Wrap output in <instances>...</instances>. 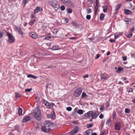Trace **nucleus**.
Wrapping results in <instances>:
<instances>
[{"mask_svg": "<svg viewBox=\"0 0 135 135\" xmlns=\"http://www.w3.org/2000/svg\"><path fill=\"white\" fill-rule=\"evenodd\" d=\"M31 114L37 120L40 121L41 119L42 116L41 111L38 108H36L33 110Z\"/></svg>", "mask_w": 135, "mask_h": 135, "instance_id": "1", "label": "nucleus"}, {"mask_svg": "<svg viewBox=\"0 0 135 135\" xmlns=\"http://www.w3.org/2000/svg\"><path fill=\"white\" fill-rule=\"evenodd\" d=\"M52 124L49 121H47L45 123V125L41 127V130L43 132H48L50 129V127Z\"/></svg>", "mask_w": 135, "mask_h": 135, "instance_id": "2", "label": "nucleus"}, {"mask_svg": "<svg viewBox=\"0 0 135 135\" xmlns=\"http://www.w3.org/2000/svg\"><path fill=\"white\" fill-rule=\"evenodd\" d=\"M49 4L51 6L55 11L59 8V5L56 1L54 0H51L49 1Z\"/></svg>", "mask_w": 135, "mask_h": 135, "instance_id": "3", "label": "nucleus"}, {"mask_svg": "<svg viewBox=\"0 0 135 135\" xmlns=\"http://www.w3.org/2000/svg\"><path fill=\"white\" fill-rule=\"evenodd\" d=\"M6 34L8 36V41L10 43L13 42L15 40L13 36L10 33L8 32H7Z\"/></svg>", "mask_w": 135, "mask_h": 135, "instance_id": "4", "label": "nucleus"}, {"mask_svg": "<svg viewBox=\"0 0 135 135\" xmlns=\"http://www.w3.org/2000/svg\"><path fill=\"white\" fill-rule=\"evenodd\" d=\"M82 91L81 89L80 88H78L75 91L74 94L76 96L78 97L80 95Z\"/></svg>", "mask_w": 135, "mask_h": 135, "instance_id": "5", "label": "nucleus"}, {"mask_svg": "<svg viewBox=\"0 0 135 135\" xmlns=\"http://www.w3.org/2000/svg\"><path fill=\"white\" fill-rule=\"evenodd\" d=\"M29 35L31 38L34 39H36L37 38V35L35 32H30Z\"/></svg>", "mask_w": 135, "mask_h": 135, "instance_id": "6", "label": "nucleus"}, {"mask_svg": "<svg viewBox=\"0 0 135 135\" xmlns=\"http://www.w3.org/2000/svg\"><path fill=\"white\" fill-rule=\"evenodd\" d=\"M115 129L119 130L121 128V125L120 123L118 122H116L114 124Z\"/></svg>", "mask_w": 135, "mask_h": 135, "instance_id": "7", "label": "nucleus"}, {"mask_svg": "<svg viewBox=\"0 0 135 135\" xmlns=\"http://www.w3.org/2000/svg\"><path fill=\"white\" fill-rule=\"evenodd\" d=\"M101 78L102 79L107 80L110 78V76L107 74L104 73L102 74Z\"/></svg>", "mask_w": 135, "mask_h": 135, "instance_id": "8", "label": "nucleus"}, {"mask_svg": "<svg viewBox=\"0 0 135 135\" xmlns=\"http://www.w3.org/2000/svg\"><path fill=\"white\" fill-rule=\"evenodd\" d=\"M15 27L16 30L18 31L19 34L22 36V35L23 34V32L22 31V29L17 26H15Z\"/></svg>", "mask_w": 135, "mask_h": 135, "instance_id": "9", "label": "nucleus"}, {"mask_svg": "<svg viewBox=\"0 0 135 135\" xmlns=\"http://www.w3.org/2000/svg\"><path fill=\"white\" fill-rule=\"evenodd\" d=\"M43 10L42 8L39 6H37L34 10V13L35 14L38 13L39 11H42Z\"/></svg>", "mask_w": 135, "mask_h": 135, "instance_id": "10", "label": "nucleus"}, {"mask_svg": "<svg viewBox=\"0 0 135 135\" xmlns=\"http://www.w3.org/2000/svg\"><path fill=\"white\" fill-rule=\"evenodd\" d=\"M93 113V111H89L87 113H85L84 114V116L85 117H92Z\"/></svg>", "mask_w": 135, "mask_h": 135, "instance_id": "11", "label": "nucleus"}, {"mask_svg": "<svg viewBox=\"0 0 135 135\" xmlns=\"http://www.w3.org/2000/svg\"><path fill=\"white\" fill-rule=\"evenodd\" d=\"M99 113L98 112H93V114H92V118L93 119L96 118L98 115Z\"/></svg>", "mask_w": 135, "mask_h": 135, "instance_id": "12", "label": "nucleus"}, {"mask_svg": "<svg viewBox=\"0 0 135 135\" xmlns=\"http://www.w3.org/2000/svg\"><path fill=\"white\" fill-rule=\"evenodd\" d=\"M31 119V118L30 117L27 116L25 117L22 119V122L23 123H25L30 120Z\"/></svg>", "mask_w": 135, "mask_h": 135, "instance_id": "13", "label": "nucleus"}, {"mask_svg": "<svg viewBox=\"0 0 135 135\" xmlns=\"http://www.w3.org/2000/svg\"><path fill=\"white\" fill-rule=\"evenodd\" d=\"M124 21L126 22L127 24L131 25L132 22L130 18H126L124 19Z\"/></svg>", "mask_w": 135, "mask_h": 135, "instance_id": "14", "label": "nucleus"}, {"mask_svg": "<svg viewBox=\"0 0 135 135\" xmlns=\"http://www.w3.org/2000/svg\"><path fill=\"white\" fill-rule=\"evenodd\" d=\"M66 5L69 7L73 6L74 4L73 2L70 0H68L67 2Z\"/></svg>", "mask_w": 135, "mask_h": 135, "instance_id": "15", "label": "nucleus"}, {"mask_svg": "<svg viewBox=\"0 0 135 135\" xmlns=\"http://www.w3.org/2000/svg\"><path fill=\"white\" fill-rule=\"evenodd\" d=\"M124 12L125 14L126 15H130L132 13V11L128 9H124Z\"/></svg>", "mask_w": 135, "mask_h": 135, "instance_id": "16", "label": "nucleus"}, {"mask_svg": "<svg viewBox=\"0 0 135 135\" xmlns=\"http://www.w3.org/2000/svg\"><path fill=\"white\" fill-rule=\"evenodd\" d=\"M44 103L45 105L48 108H50L51 107V105L47 101L45 100L44 101Z\"/></svg>", "mask_w": 135, "mask_h": 135, "instance_id": "17", "label": "nucleus"}, {"mask_svg": "<svg viewBox=\"0 0 135 135\" xmlns=\"http://www.w3.org/2000/svg\"><path fill=\"white\" fill-rule=\"evenodd\" d=\"M18 114L20 116H22V109L21 108H19L18 109Z\"/></svg>", "mask_w": 135, "mask_h": 135, "instance_id": "18", "label": "nucleus"}, {"mask_svg": "<svg viewBox=\"0 0 135 135\" xmlns=\"http://www.w3.org/2000/svg\"><path fill=\"white\" fill-rule=\"evenodd\" d=\"M121 3H119L115 7V11H117L121 7Z\"/></svg>", "mask_w": 135, "mask_h": 135, "instance_id": "19", "label": "nucleus"}, {"mask_svg": "<svg viewBox=\"0 0 135 135\" xmlns=\"http://www.w3.org/2000/svg\"><path fill=\"white\" fill-rule=\"evenodd\" d=\"M123 70V68L121 67H119L116 70V72L117 73H120L122 70Z\"/></svg>", "mask_w": 135, "mask_h": 135, "instance_id": "20", "label": "nucleus"}, {"mask_svg": "<svg viewBox=\"0 0 135 135\" xmlns=\"http://www.w3.org/2000/svg\"><path fill=\"white\" fill-rule=\"evenodd\" d=\"M79 127H75L74 128V131L75 132V133H76L78 132L79 131Z\"/></svg>", "mask_w": 135, "mask_h": 135, "instance_id": "21", "label": "nucleus"}, {"mask_svg": "<svg viewBox=\"0 0 135 135\" xmlns=\"http://www.w3.org/2000/svg\"><path fill=\"white\" fill-rule=\"evenodd\" d=\"M59 49V47L57 46H54L52 48V49L54 50H58Z\"/></svg>", "mask_w": 135, "mask_h": 135, "instance_id": "22", "label": "nucleus"}, {"mask_svg": "<svg viewBox=\"0 0 135 135\" xmlns=\"http://www.w3.org/2000/svg\"><path fill=\"white\" fill-rule=\"evenodd\" d=\"M27 77L28 78H32L33 79H36L37 77L34 75L31 74H29L27 76Z\"/></svg>", "mask_w": 135, "mask_h": 135, "instance_id": "23", "label": "nucleus"}, {"mask_svg": "<svg viewBox=\"0 0 135 135\" xmlns=\"http://www.w3.org/2000/svg\"><path fill=\"white\" fill-rule=\"evenodd\" d=\"M103 11L104 12L106 13L107 12L108 9V7L107 6H104L103 7Z\"/></svg>", "mask_w": 135, "mask_h": 135, "instance_id": "24", "label": "nucleus"}, {"mask_svg": "<svg viewBox=\"0 0 135 135\" xmlns=\"http://www.w3.org/2000/svg\"><path fill=\"white\" fill-rule=\"evenodd\" d=\"M111 122V120L110 119H109L106 122V124L109 126H111V123L110 122Z\"/></svg>", "mask_w": 135, "mask_h": 135, "instance_id": "25", "label": "nucleus"}, {"mask_svg": "<svg viewBox=\"0 0 135 135\" xmlns=\"http://www.w3.org/2000/svg\"><path fill=\"white\" fill-rule=\"evenodd\" d=\"M96 4L94 7V8L95 9V12L96 13L97 12L98 8L99 7L98 4V3L96 2Z\"/></svg>", "mask_w": 135, "mask_h": 135, "instance_id": "26", "label": "nucleus"}, {"mask_svg": "<svg viewBox=\"0 0 135 135\" xmlns=\"http://www.w3.org/2000/svg\"><path fill=\"white\" fill-rule=\"evenodd\" d=\"M120 34L119 33H116L114 35V38L115 39H116L119 38Z\"/></svg>", "mask_w": 135, "mask_h": 135, "instance_id": "27", "label": "nucleus"}, {"mask_svg": "<svg viewBox=\"0 0 135 135\" xmlns=\"http://www.w3.org/2000/svg\"><path fill=\"white\" fill-rule=\"evenodd\" d=\"M57 29H54L52 31L54 35H56L58 32Z\"/></svg>", "mask_w": 135, "mask_h": 135, "instance_id": "28", "label": "nucleus"}, {"mask_svg": "<svg viewBox=\"0 0 135 135\" xmlns=\"http://www.w3.org/2000/svg\"><path fill=\"white\" fill-rule=\"evenodd\" d=\"M112 115L113 119H115L117 114L116 112L114 111L113 112Z\"/></svg>", "mask_w": 135, "mask_h": 135, "instance_id": "29", "label": "nucleus"}, {"mask_svg": "<svg viewBox=\"0 0 135 135\" xmlns=\"http://www.w3.org/2000/svg\"><path fill=\"white\" fill-rule=\"evenodd\" d=\"M72 115L74 117H76L78 116V113L76 112H74L72 114Z\"/></svg>", "mask_w": 135, "mask_h": 135, "instance_id": "30", "label": "nucleus"}, {"mask_svg": "<svg viewBox=\"0 0 135 135\" xmlns=\"http://www.w3.org/2000/svg\"><path fill=\"white\" fill-rule=\"evenodd\" d=\"M87 97V95L86 94V93L85 92H83L82 93L81 95V97L83 99H84V98Z\"/></svg>", "mask_w": 135, "mask_h": 135, "instance_id": "31", "label": "nucleus"}, {"mask_svg": "<svg viewBox=\"0 0 135 135\" xmlns=\"http://www.w3.org/2000/svg\"><path fill=\"white\" fill-rule=\"evenodd\" d=\"M77 112L79 114H83V111L82 110H78Z\"/></svg>", "mask_w": 135, "mask_h": 135, "instance_id": "32", "label": "nucleus"}, {"mask_svg": "<svg viewBox=\"0 0 135 135\" xmlns=\"http://www.w3.org/2000/svg\"><path fill=\"white\" fill-rule=\"evenodd\" d=\"M91 131V129H89L85 131V135H89L90 132Z\"/></svg>", "mask_w": 135, "mask_h": 135, "instance_id": "33", "label": "nucleus"}, {"mask_svg": "<svg viewBox=\"0 0 135 135\" xmlns=\"http://www.w3.org/2000/svg\"><path fill=\"white\" fill-rule=\"evenodd\" d=\"M104 15L103 14H101L100 16V20H102L104 19Z\"/></svg>", "mask_w": 135, "mask_h": 135, "instance_id": "34", "label": "nucleus"}, {"mask_svg": "<svg viewBox=\"0 0 135 135\" xmlns=\"http://www.w3.org/2000/svg\"><path fill=\"white\" fill-rule=\"evenodd\" d=\"M66 11L68 13H71L72 11V9L70 8H67L66 9Z\"/></svg>", "mask_w": 135, "mask_h": 135, "instance_id": "35", "label": "nucleus"}, {"mask_svg": "<svg viewBox=\"0 0 135 135\" xmlns=\"http://www.w3.org/2000/svg\"><path fill=\"white\" fill-rule=\"evenodd\" d=\"M129 5L130 6V8L132 10H133L135 8L134 6L132 5L131 3H130Z\"/></svg>", "mask_w": 135, "mask_h": 135, "instance_id": "36", "label": "nucleus"}, {"mask_svg": "<svg viewBox=\"0 0 135 135\" xmlns=\"http://www.w3.org/2000/svg\"><path fill=\"white\" fill-rule=\"evenodd\" d=\"M51 38V37L50 36L48 35L46 37H45L44 40H48L49 39Z\"/></svg>", "mask_w": 135, "mask_h": 135, "instance_id": "37", "label": "nucleus"}, {"mask_svg": "<svg viewBox=\"0 0 135 135\" xmlns=\"http://www.w3.org/2000/svg\"><path fill=\"white\" fill-rule=\"evenodd\" d=\"M130 112V110L129 109L127 108H126L125 109V112L126 113H129Z\"/></svg>", "mask_w": 135, "mask_h": 135, "instance_id": "38", "label": "nucleus"}, {"mask_svg": "<svg viewBox=\"0 0 135 135\" xmlns=\"http://www.w3.org/2000/svg\"><path fill=\"white\" fill-rule=\"evenodd\" d=\"M35 21V20H33L31 21L29 23V24L31 26L33 24Z\"/></svg>", "mask_w": 135, "mask_h": 135, "instance_id": "39", "label": "nucleus"}, {"mask_svg": "<svg viewBox=\"0 0 135 135\" xmlns=\"http://www.w3.org/2000/svg\"><path fill=\"white\" fill-rule=\"evenodd\" d=\"M15 96L17 98H19L20 97V95L17 92H16L15 93Z\"/></svg>", "mask_w": 135, "mask_h": 135, "instance_id": "40", "label": "nucleus"}, {"mask_svg": "<svg viewBox=\"0 0 135 135\" xmlns=\"http://www.w3.org/2000/svg\"><path fill=\"white\" fill-rule=\"evenodd\" d=\"M15 129L16 131H17L18 132H19V126L18 125H16L15 126Z\"/></svg>", "mask_w": 135, "mask_h": 135, "instance_id": "41", "label": "nucleus"}, {"mask_svg": "<svg viewBox=\"0 0 135 135\" xmlns=\"http://www.w3.org/2000/svg\"><path fill=\"white\" fill-rule=\"evenodd\" d=\"M28 0H23L22 1L24 5H26L27 3Z\"/></svg>", "mask_w": 135, "mask_h": 135, "instance_id": "42", "label": "nucleus"}, {"mask_svg": "<svg viewBox=\"0 0 135 135\" xmlns=\"http://www.w3.org/2000/svg\"><path fill=\"white\" fill-rule=\"evenodd\" d=\"M87 14H89L91 12V9L90 8H87Z\"/></svg>", "mask_w": 135, "mask_h": 135, "instance_id": "43", "label": "nucleus"}, {"mask_svg": "<svg viewBox=\"0 0 135 135\" xmlns=\"http://www.w3.org/2000/svg\"><path fill=\"white\" fill-rule=\"evenodd\" d=\"M51 118L52 119H54L55 117V114L54 112H53V113L51 114Z\"/></svg>", "mask_w": 135, "mask_h": 135, "instance_id": "44", "label": "nucleus"}, {"mask_svg": "<svg viewBox=\"0 0 135 135\" xmlns=\"http://www.w3.org/2000/svg\"><path fill=\"white\" fill-rule=\"evenodd\" d=\"M60 8L62 11H64L65 9V7L64 6L62 5L60 7Z\"/></svg>", "mask_w": 135, "mask_h": 135, "instance_id": "45", "label": "nucleus"}, {"mask_svg": "<svg viewBox=\"0 0 135 135\" xmlns=\"http://www.w3.org/2000/svg\"><path fill=\"white\" fill-rule=\"evenodd\" d=\"M92 126V123H90L87 125V127L88 128H90Z\"/></svg>", "mask_w": 135, "mask_h": 135, "instance_id": "46", "label": "nucleus"}, {"mask_svg": "<svg viewBox=\"0 0 135 135\" xmlns=\"http://www.w3.org/2000/svg\"><path fill=\"white\" fill-rule=\"evenodd\" d=\"M75 134H76V133H75V132L74 130H72L70 133V135H74Z\"/></svg>", "mask_w": 135, "mask_h": 135, "instance_id": "47", "label": "nucleus"}, {"mask_svg": "<svg viewBox=\"0 0 135 135\" xmlns=\"http://www.w3.org/2000/svg\"><path fill=\"white\" fill-rule=\"evenodd\" d=\"M104 108L105 107L104 105H102L101 106V107L100 108V110L101 111H103Z\"/></svg>", "mask_w": 135, "mask_h": 135, "instance_id": "48", "label": "nucleus"}, {"mask_svg": "<svg viewBox=\"0 0 135 135\" xmlns=\"http://www.w3.org/2000/svg\"><path fill=\"white\" fill-rule=\"evenodd\" d=\"M39 127L38 126H36L34 128V130L36 131L37 130H38L39 129Z\"/></svg>", "mask_w": 135, "mask_h": 135, "instance_id": "49", "label": "nucleus"}, {"mask_svg": "<svg viewBox=\"0 0 135 135\" xmlns=\"http://www.w3.org/2000/svg\"><path fill=\"white\" fill-rule=\"evenodd\" d=\"M32 89V88L26 89L25 90V91L26 92H30Z\"/></svg>", "mask_w": 135, "mask_h": 135, "instance_id": "50", "label": "nucleus"}, {"mask_svg": "<svg viewBox=\"0 0 135 135\" xmlns=\"http://www.w3.org/2000/svg\"><path fill=\"white\" fill-rule=\"evenodd\" d=\"M91 17L90 15H88L86 16V19L88 20H89L90 19Z\"/></svg>", "mask_w": 135, "mask_h": 135, "instance_id": "51", "label": "nucleus"}, {"mask_svg": "<svg viewBox=\"0 0 135 135\" xmlns=\"http://www.w3.org/2000/svg\"><path fill=\"white\" fill-rule=\"evenodd\" d=\"M4 35L3 32L0 31V38H1Z\"/></svg>", "mask_w": 135, "mask_h": 135, "instance_id": "52", "label": "nucleus"}, {"mask_svg": "<svg viewBox=\"0 0 135 135\" xmlns=\"http://www.w3.org/2000/svg\"><path fill=\"white\" fill-rule=\"evenodd\" d=\"M66 110L69 111H70L72 110V108L71 107H68L66 108Z\"/></svg>", "mask_w": 135, "mask_h": 135, "instance_id": "53", "label": "nucleus"}, {"mask_svg": "<svg viewBox=\"0 0 135 135\" xmlns=\"http://www.w3.org/2000/svg\"><path fill=\"white\" fill-rule=\"evenodd\" d=\"M94 39V38L93 37H91V38H88L87 39V40L88 41H93Z\"/></svg>", "mask_w": 135, "mask_h": 135, "instance_id": "54", "label": "nucleus"}, {"mask_svg": "<svg viewBox=\"0 0 135 135\" xmlns=\"http://www.w3.org/2000/svg\"><path fill=\"white\" fill-rule=\"evenodd\" d=\"M72 24L74 26H78L77 23L74 21H73L72 22Z\"/></svg>", "mask_w": 135, "mask_h": 135, "instance_id": "55", "label": "nucleus"}, {"mask_svg": "<svg viewBox=\"0 0 135 135\" xmlns=\"http://www.w3.org/2000/svg\"><path fill=\"white\" fill-rule=\"evenodd\" d=\"M104 115L102 114H100L99 116V118L100 119H102L104 117Z\"/></svg>", "mask_w": 135, "mask_h": 135, "instance_id": "56", "label": "nucleus"}, {"mask_svg": "<svg viewBox=\"0 0 135 135\" xmlns=\"http://www.w3.org/2000/svg\"><path fill=\"white\" fill-rule=\"evenodd\" d=\"M67 1V0H62V2L66 4Z\"/></svg>", "mask_w": 135, "mask_h": 135, "instance_id": "57", "label": "nucleus"}, {"mask_svg": "<svg viewBox=\"0 0 135 135\" xmlns=\"http://www.w3.org/2000/svg\"><path fill=\"white\" fill-rule=\"evenodd\" d=\"M115 41V40H114L112 39H111L109 40V41L110 43L114 42Z\"/></svg>", "mask_w": 135, "mask_h": 135, "instance_id": "58", "label": "nucleus"}, {"mask_svg": "<svg viewBox=\"0 0 135 135\" xmlns=\"http://www.w3.org/2000/svg\"><path fill=\"white\" fill-rule=\"evenodd\" d=\"M133 91V89L132 88H131L130 89H129L128 90V92L129 93L130 92H132Z\"/></svg>", "mask_w": 135, "mask_h": 135, "instance_id": "59", "label": "nucleus"}, {"mask_svg": "<svg viewBox=\"0 0 135 135\" xmlns=\"http://www.w3.org/2000/svg\"><path fill=\"white\" fill-rule=\"evenodd\" d=\"M132 34H129L128 33L127 35V37L128 38H130L132 36Z\"/></svg>", "mask_w": 135, "mask_h": 135, "instance_id": "60", "label": "nucleus"}, {"mask_svg": "<svg viewBox=\"0 0 135 135\" xmlns=\"http://www.w3.org/2000/svg\"><path fill=\"white\" fill-rule=\"evenodd\" d=\"M130 31L132 32H134L135 31V29L134 27H132Z\"/></svg>", "mask_w": 135, "mask_h": 135, "instance_id": "61", "label": "nucleus"}, {"mask_svg": "<svg viewBox=\"0 0 135 135\" xmlns=\"http://www.w3.org/2000/svg\"><path fill=\"white\" fill-rule=\"evenodd\" d=\"M122 59L123 61H126L127 60V57L126 56L122 57Z\"/></svg>", "mask_w": 135, "mask_h": 135, "instance_id": "62", "label": "nucleus"}, {"mask_svg": "<svg viewBox=\"0 0 135 135\" xmlns=\"http://www.w3.org/2000/svg\"><path fill=\"white\" fill-rule=\"evenodd\" d=\"M65 20L66 22V23H68L69 22V19L68 18H65Z\"/></svg>", "mask_w": 135, "mask_h": 135, "instance_id": "63", "label": "nucleus"}, {"mask_svg": "<svg viewBox=\"0 0 135 135\" xmlns=\"http://www.w3.org/2000/svg\"><path fill=\"white\" fill-rule=\"evenodd\" d=\"M46 27H47L46 26H43L42 27V29L43 30H45L46 28Z\"/></svg>", "mask_w": 135, "mask_h": 135, "instance_id": "64", "label": "nucleus"}]
</instances>
